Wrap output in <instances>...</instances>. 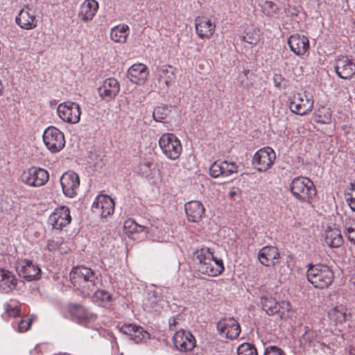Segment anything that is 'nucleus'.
<instances>
[{
	"label": "nucleus",
	"mask_w": 355,
	"mask_h": 355,
	"mask_svg": "<svg viewBox=\"0 0 355 355\" xmlns=\"http://www.w3.org/2000/svg\"><path fill=\"white\" fill-rule=\"evenodd\" d=\"M70 279L73 286L79 288L83 295H92L93 302L99 306H105L111 302L112 295L98 289L101 280L92 269L83 266L73 268L70 272Z\"/></svg>",
	"instance_id": "nucleus-1"
},
{
	"label": "nucleus",
	"mask_w": 355,
	"mask_h": 355,
	"mask_svg": "<svg viewBox=\"0 0 355 355\" xmlns=\"http://www.w3.org/2000/svg\"><path fill=\"white\" fill-rule=\"evenodd\" d=\"M198 270L200 272L210 277L220 275L225 269L221 259L214 256L213 252L207 247L197 249L193 254Z\"/></svg>",
	"instance_id": "nucleus-2"
},
{
	"label": "nucleus",
	"mask_w": 355,
	"mask_h": 355,
	"mask_svg": "<svg viewBox=\"0 0 355 355\" xmlns=\"http://www.w3.org/2000/svg\"><path fill=\"white\" fill-rule=\"evenodd\" d=\"M306 276L308 281L318 289L329 288L334 279L333 270L328 266L324 264H309Z\"/></svg>",
	"instance_id": "nucleus-3"
},
{
	"label": "nucleus",
	"mask_w": 355,
	"mask_h": 355,
	"mask_svg": "<svg viewBox=\"0 0 355 355\" xmlns=\"http://www.w3.org/2000/svg\"><path fill=\"white\" fill-rule=\"evenodd\" d=\"M293 196L301 202H310L316 196L317 191L313 182L307 178H295L290 184Z\"/></svg>",
	"instance_id": "nucleus-4"
},
{
	"label": "nucleus",
	"mask_w": 355,
	"mask_h": 355,
	"mask_svg": "<svg viewBox=\"0 0 355 355\" xmlns=\"http://www.w3.org/2000/svg\"><path fill=\"white\" fill-rule=\"evenodd\" d=\"M162 153L171 160L178 159L182 151L180 139L172 133H164L159 139Z\"/></svg>",
	"instance_id": "nucleus-5"
},
{
	"label": "nucleus",
	"mask_w": 355,
	"mask_h": 355,
	"mask_svg": "<svg viewBox=\"0 0 355 355\" xmlns=\"http://www.w3.org/2000/svg\"><path fill=\"white\" fill-rule=\"evenodd\" d=\"M314 100L311 94L304 92L295 94L290 102L289 107L292 112L299 115H306L313 110Z\"/></svg>",
	"instance_id": "nucleus-6"
},
{
	"label": "nucleus",
	"mask_w": 355,
	"mask_h": 355,
	"mask_svg": "<svg viewBox=\"0 0 355 355\" xmlns=\"http://www.w3.org/2000/svg\"><path fill=\"white\" fill-rule=\"evenodd\" d=\"M49 178L48 171L38 167L27 168L21 173L20 176V180L24 184L33 187L43 186Z\"/></svg>",
	"instance_id": "nucleus-7"
},
{
	"label": "nucleus",
	"mask_w": 355,
	"mask_h": 355,
	"mask_svg": "<svg viewBox=\"0 0 355 355\" xmlns=\"http://www.w3.org/2000/svg\"><path fill=\"white\" fill-rule=\"evenodd\" d=\"M43 141L51 153L61 150L65 145L64 134L57 128L49 126L43 133Z\"/></svg>",
	"instance_id": "nucleus-8"
},
{
	"label": "nucleus",
	"mask_w": 355,
	"mask_h": 355,
	"mask_svg": "<svg viewBox=\"0 0 355 355\" xmlns=\"http://www.w3.org/2000/svg\"><path fill=\"white\" fill-rule=\"evenodd\" d=\"M57 113L64 122L69 124H76L80 121L81 110L78 103L66 101L58 106Z\"/></svg>",
	"instance_id": "nucleus-9"
},
{
	"label": "nucleus",
	"mask_w": 355,
	"mask_h": 355,
	"mask_svg": "<svg viewBox=\"0 0 355 355\" xmlns=\"http://www.w3.org/2000/svg\"><path fill=\"white\" fill-rule=\"evenodd\" d=\"M123 227L125 233L130 236L135 233L145 232L153 240L159 242L164 241V239L161 236L162 233L159 231L158 228L153 225H151L150 227L140 225L133 219L128 218L124 222Z\"/></svg>",
	"instance_id": "nucleus-10"
},
{
	"label": "nucleus",
	"mask_w": 355,
	"mask_h": 355,
	"mask_svg": "<svg viewBox=\"0 0 355 355\" xmlns=\"http://www.w3.org/2000/svg\"><path fill=\"white\" fill-rule=\"evenodd\" d=\"M275 159V151L270 147H264L254 153L252 164L258 171H266L273 165Z\"/></svg>",
	"instance_id": "nucleus-11"
},
{
	"label": "nucleus",
	"mask_w": 355,
	"mask_h": 355,
	"mask_svg": "<svg viewBox=\"0 0 355 355\" xmlns=\"http://www.w3.org/2000/svg\"><path fill=\"white\" fill-rule=\"evenodd\" d=\"M155 85L160 89H167L175 80V73L171 65L157 67L153 71Z\"/></svg>",
	"instance_id": "nucleus-12"
},
{
	"label": "nucleus",
	"mask_w": 355,
	"mask_h": 355,
	"mask_svg": "<svg viewBox=\"0 0 355 355\" xmlns=\"http://www.w3.org/2000/svg\"><path fill=\"white\" fill-rule=\"evenodd\" d=\"M71 220L69 209L66 206H60L50 214L48 223L53 229L61 230L69 224Z\"/></svg>",
	"instance_id": "nucleus-13"
},
{
	"label": "nucleus",
	"mask_w": 355,
	"mask_h": 355,
	"mask_svg": "<svg viewBox=\"0 0 355 355\" xmlns=\"http://www.w3.org/2000/svg\"><path fill=\"white\" fill-rule=\"evenodd\" d=\"M63 193L68 198H74L80 186V178L73 171H67L60 178Z\"/></svg>",
	"instance_id": "nucleus-14"
},
{
	"label": "nucleus",
	"mask_w": 355,
	"mask_h": 355,
	"mask_svg": "<svg viewBox=\"0 0 355 355\" xmlns=\"http://www.w3.org/2000/svg\"><path fill=\"white\" fill-rule=\"evenodd\" d=\"M120 91V84L114 78H107L103 80L98 87L100 98L105 101L114 100Z\"/></svg>",
	"instance_id": "nucleus-15"
},
{
	"label": "nucleus",
	"mask_w": 355,
	"mask_h": 355,
	"mask_svg": "<svg viewBox=\"0 0 355 355\" xmlns=\"http://www.w3.org/2000/svg\"><path fill=\"white\" fill-rule=\"evenodd\" d=\"M92 210L94 213L104 218L113 214L114 202L113 200L107 195H98L96 196L92 205Z\"/></svg>",
	"instance_id": "nucleus-16"
},
{
	"label": "nucleus",
	"mask_w": 355,
	"mask_h": 355,
	"mask_svg": "<svg viewBox=\"0 0 355 355\" xmlns=\"http://www.w3.org/2000/svg\"><path fill=\"white\" fill-rule=\"evenodd\" d=\"M216 327L222 336L230 339L237 338L241 332L239 322L233 318H223L219 320Z\"/></svg>",
	"instance_id": "nucleus-17"
},
{
	"label": "nucleus",
	"mask_w": 355,
	"mask_h": 355,
	"mask_svg": "<svg viewBox=\"0 0 355 355\" xmlns=\"http://www.w3.org/2000/svg\"><path fill=\"white\" fill-rule=\"evenodd\" d=\"M238 166L232 162L216 161L209 167V174L211 177H228L237 173Z\"/></svg>",
	"instance_id": "nucleus-18"
},
{
	"label": "nucleus",
	"mask_w": 355,
	"mask_h": 355,
	"mask_svg": "<svg viewBox=\"0 0 355 355\" xmlns=\"http://www.w3.org/2000/svg\"><path fill=\"white\" fill-rule=\"evenodd\" d=\"M17 271L19 276L23 277L27 281L38 279L40 277L41 270L40 268L34 265L32 261L24 259L17 263Z\"/></svg>",
	"instance_id": "nucleus-19"
},
{
	"label": "nucleus",
	"mask_w": 355,
	"mask_h": 355,
	"mask_svg": "<svg viewBox=\"0 0 355 355\" xmlns=\"http://www.w3.org/2000/svg\"><path fill=\"white\" fill-rule=\"evenodd\" d=\"M175 347L181 352L193 349L196 345L194 336L189 331H178L173 337Z\"/></svg>",
	"instance_id": "nucleus-20"
},
{
	"label": "nucleus",
	"mask_w": 355,
	"mask_h": 355,
	"mask_svg": "<svg viewBox=\"0 0 355 355\" xmlns=\"http://www.w3.org/2000/svg\"><path fill=\"white\" fill-rule=\"evenodd\" d=\"M19 26L25 30H32L37 26V21L35 12L29 6L22 8L15 17Z\"/></svg>",
	"instance_id": "nucleus-21"
},
{
	"label": "nucleus",
	"mask_w": 355,
	"mask_h": 355,
	"mask_svg": "<svg viewBox=\"0 0 355 355\" xmlns=\"http://www.w3.org/2000/svg\"><path fill=\"white\" fill-rule=\"evenodd\" d=\"M120 331L127 335L135 343L145 341L150 338L148 332L145 331L141 327L133 324L122 325L120 328Z\"/></svg>",
	"instance_id": "nucleus-22"
},
{
	"label": "nucleus",
	"mask_w": 355,
	"mask_h": 355,
	"mask_svg": "<svg viewBox=\"0 0 355 355\" xmlns=\"http://www.w3.org/2000/svg\"><path fill=\"white\" fill-rule=\"evenodd\" d=\"M148 76L147 67L142 63L132 64L127 71V77L134 84L143 85Z\"/></svg>",
	"instance_id": "nucleus-23"
},
{
	"label": "nucleus",
	"mask_w": 355,
	"mask_h": 355,
	"mask_svg": "<svg viewBox=\"0 0 355 355\" xmlns=\"http://www.w3.org/2000/svg\"><path fill=\"white\" fill-rule=\"evenodd\" d=\"M69 312L77 322L88 325L89 323L95 320L96 315L89 313L83 306L80 304H71L69 306Z\"/></svg>",
	"instance_id": "nucleus-24"
},
{
	"label": "nucleus",
	"mask_w": 355,
	"mask_h": 355,
	"mask_svg": "<svg viewBox=\"0 0 355 355\" xmlns=\"http://www.w3.org/2000/svg\"><path fill=\"white\" fill-rule=\"evenodd\" d=\"M290 49L297 55H304L309 49V40L304 35H292L288 40Z\"/></svg>",
	"instance_id": "nucleus-25"
},
{
	"label": "nucleus",
	"mask_w": 355,
	"mask_h": 355,
	"mask_svg": "<svg viewBox=\"0 0 355 355\" xmlns=\"http://www.w3.org/2000/svg\"><path fill=\"white\" fill-rule=\"evenodd\" d=\"M335 71L340 78H350L355 73V64L347 57L338 58L336 60Z\"/></svg>",
	"instance_id": "nucleus-26"
},
{
	"label": "nucleus",
	"mask_w": 355,
	"mask_h": 355,
	"mask_svg": "<svg viewBox=\"0 0 355 355\" xmlns=\"http://www.w3.org/2000/svg\"><path fill=\"white\" fill-rule=\"evenodd\" d=\"M196 31L201 39L210 38L216 28V25L205 17H198L196 19Z\"/></svg>",
	"instance_id": "nucleus-27"
},
{
	"label": "nucleus",
	"mask_w": 355,
	"mask_h": 355,
	"mask_svg": "<svg viewBox=\"0 0 355 355\" xmlns=\"http://www.w3.org/2000/svg\"><path fill=\"white\" fill-rule=\"evenodd\" d=\"M17 278L12 272L0 269V293H11L17 288Z\"/></svg>",
	"instance_id": "nucleus-28"
},
{
	"label": "nucleus",
	"mask_w": 355,
	"mask_h": 355,
	"mask_svg": "<svg viewBox=\"0 0 355 355\" xmlns=\"http://www.w3.org/2000/svg\"><path fill=\"white\" fill-rule=\"evenodd\" d=\"M98 7L97 1L85 0L80 6L78 17L85 23L92 21L96 15Z\"/></svg>",
	"instance_id": "nucleus-29"
},
{
	"label": "nucleus",
	"mask_w": 355,
	"mask_h": 355,
	"mask_svg": "<svg viewBox=\"0 0 355 355\" xmlns=\"http://www.w3.org/2000/svg\"><path fill=\"white\" fill-rule=\"evenodd\" d=\"M184 209L188 220L191 222L200 221L205 214L203 205L198 200H191L187 202L184 205Z\"/></svg>",
	"instance_id": "nucleus-30"
},
{
	"label": "nucleus",
	"mask_w": 355,
	"mask_h": 355,
	"mask_svg": "<svg viewBox=\"0 0 355 355\" xmlns=\"http://www.w3.org/2000/svg\"><path fill=\"white\" fill-rule=\"evenodd\" d=\"M279 257L278 250L273 246H265L258 253L259 261L266 266H274L277 262Z\"/></svg>",
	"instance_id": "nucleus-31"
},
{
	"label": "nucleus",
	"mask_w": 355,
	"mask_h": 355,
	"mask_svg": "<svg viewBox=\"0 0 355 355\" xmlns=\"http://www.w3.org/2000/svg\"><path fill=\"white\" fill-rule=\"evenodd\" d=\"M324 241L330 248H339L343 243L340 231L336 228L329 227L324 232Z\"/></svg>",
	"instance_id": "nucleus-32"
},
{
	"label": "nucleus",
	"mask_w": 355,
	"mask_h": 355,
	"mask_svg": "<svg viewBox=\"0 0 355 355\" xmlns=\"http://www.w3.org/2000/svg\"><path fill=\"white\" fill-rule=\"evenodd\" d=\"M129 27L126 24H120L111 29L110 38L118 43H124L129 35Z\"/></svg>",
	"instance_id": "nucleus-33"
},
{
	"label": "nucleus",
	"mask_w": 355,
	"mask_h": 355,
	"mask_svg": "<svg viewBox=\"0 0 355 355\" xmlns=\"http://www.w3.org/2000/svg\"><path fill=\"white\" fill-rule=\"evenodd\" d=\"M242 40L253 46L260 40V31L253 25L247 26L242 34Z\"/></svg>",
	"instance_id": "nucleus-34"
},
{
	"label": "nucleus",
	"mask_w": 355,
	"mask_h": 355,
	"mask_svg": "<svg viewBox=\"0 0 355 355\" xmlns=\"http://www.w3.org/2000/svg\"><path fill=\"white\" fill-rule=\"evenodd\" d=\"M328 315L331 320L341 324L346 320L347 309L343 305H336L329 311Z\"/></svg>",
	"instance_id": "nucleus-35"
},
{
	"label": "nucleus",
	"mask_w": 355,
	"mask_h": 355,
	"mask_svg": "<svg viewBox=\"0 0 355 355\" xmlns=\"http://www.w3.org/2000/svg\"><path fill=\"white\" fill-rule=\"evenodd\" d=\"M261 304L263 309L268 315H275L279 312V302H277L272 297H262Z\"/></svg>",
	"instance_id": "nucleus-36"
},
{
	"label": "nucleus",
	"mask_w": 355,
	"mask_h": 355,
	"mask_svg": "<svg viewBox=\"0 0 355 355\" xmlns=\"http://www.w3.org/2000/svg\"><path fill=\"white\" fill-rule=\"evenodd\" d=\"M314 120L317 123L329 124L331 120V112L329 108L321 107L314 114Z\"/></svg>",
	"instance_id": "nucleus-37"
},
{
	"label": "nucleus",
	"mask_w": 355,
	"mask_h": 355,
	"mask_svg": "<svg viewBox=\"0 0 355 355\" xmlns=\"http://www.w3.org/2000/svg\"><path fill=\"white\" fill-rule=\"evenodd\" d=\"M263 12L270 17L277 18L279 10L277 4L271 1H265L261 6Z\"/></svg>",
	"instance_id": "nucleus-38"
},
{
	"label": "nucleus",
	"mask_w": 355,
	"mask_h": 355,
	"mask_svg": "<svg viewBox=\"0 0 355 355\" xmlns=\"http://www.w3.org/2000/svg\"><path fill=\"white\" fill-rule=\"evenodd\" d=\"M19 304L15 300H10L6 303L5 306L6 313L10 317H16L19 315L20 310L19 309Z\"/></svg>",
	"instance_id": "nucleus-39"
},
{
	"label": "nucleus",
	"mask_w": 355,
	"mask_h": 355,
	"mask_svg": "<svg viewBox=\"0 0 355 355\" xmlns=\"http://www.w3.org/2000/svg\"><path fill=\"white\" fill-rule=\"evenodd\" d=\"M169 110L165 105L158 106L153 111V118L156 121L163 122L167 117Z\"/></svg>",
	"instance_id": "nucleus-40"
},
{
	"label": "nucleus",
	"mask_w": 355,
	"mask_h": 355,
	"mask_svg": "<svg viewBox=\"0 0 355 355\" xmlns=\"http://www.w3.org/2000/svg\"><path fill=\"white\" fill-rule=\"evenodd\" d=\"M238 355H257V349L248 343L241 344L237 347Z\"/></svg>",
	"instance_id": "nucleus-41"
},
{
	"label": "nucleus",
	"mask_w": 355,
	"mask_h": 355,
	"mask_svg": "<svg viewBox=\"0 0 355 355\" xmlns=\"http://www.w3.org/2000/svg\"><path fill=\"white\" fill-rule=\"evenodd\" d=\"M279 312L277 314L279 315L282 319H285L290 316V312L291 311V305L288 301H282L279 303Z\"/></svg>",
	"instance_id": "nucleus-42"
},
{
	"label": "nucleus",
	"mask_w": 355,
	"mask_h": 355,
	"mask_svg": "<svg viewBox=\"0 0 355 355\" xmlns=\"http://www.w3.org/2000/svg\"><path fill=\"white\" fill-rule=\"evenodd\" d=\"M344 232H353L355 230V218L349 215H345L343 218Z\"/></svg>",
	"instance_id": "nucleus-43"
},
{
	"label": "nucleus",
	"mask_w": 355,
	"mask_h": 355,
	"mask_svg": "<svg viewBox=\"0 0 355 355\" xmlns=\"http://www.w3.org/2000/svg\"><path fill=\"white\" fill-rule=\"evenodd\" d=\"M33 319L31 318H22L17 323V331L19 332L26 331L31 327Z\"/></svg>",
	"instance_id": "nucleus-44"
},
{
	"label": "nucleus",
	"mask_w": 355,
	"mask_h": 355,
	"mask_svg": "<svg viewBox=\"0 0 355 355\" xmlns=\"http://www.w3.org/2000/svg\"><path fill=\"white\" fill-rule=\"evenodd\" d=\"M264 355H286L280 348L270 345L265 348Z\"/></svg>",
	"instance_id": "nucleus-45"
},
{
	"label": "nucleus",
	"mask_w": 355,
	"mask_h": 355,
	"mask_svg": "<svg viewBox=\"0 0 355 355\" xmlns=\"http://www.w3.org/2000/svg\"><path fill=\"white\" fill-rule=\"evenodd\" d=\"M346 202L351 209L355 212V194H351V197L347 198Z\"/></svg>",
	"instance_id": "nucleus-46"
},
{
	"label": "nucleus",
	"mask_w": 355,
	"mask_h": 355,
	"mask_svg": "<svg viewBox=\"0 0 355 355\" xmlns=\"http://www.w3.org/2000/svg\"><path fill=\"white\" fill-rule=\"evenodd\" d=\"M153 297L154 298L152 300V304H156L160 300L161 296L159 295V292L157 289L154 290L152 292Z\"/></svg>",
	"instance_id": "nucleus-47"
},
{
	"label": "nucleus",
	"mask_w": 355,
	"mask_h": 355,
	"mask_svg": "<svg viewBox=\"0 0 355 355\" xmlns=\"http://www.w3.org/2000/svg\"><path fill=\"white\" fill-rule=\"evenodd\" d=\"M283 77L280 74H275L273 77V81L275 87H279L282 81L283 80Z\"/></svg>",
	"instance_id": "nucleus-48"
},
{
	"label": "nucleus",
	"mask_w": 355,
	"mask_h": 355,
	"mask_svg": "<svg viewBox=\"0 0 355 355\" xmlns=\"http://www.w3.org/2000/svg\"><path fill=\"white\" fill-rule=\"evenodd\" d=\"M344 234L350 242L355 244V230L353 232H344Z\"/></svg>",
	"instance_id": "nucleus-49"
},
{
	"label": "nucleus",
	"mask_w": 355,
	"mask_h": 355,
	"mask_svg": "<svg viewBox=\"0 0 355 355\" xmlns=\"http://www.w3.org/2000/svg\"><path fill=\"white\" fill-rule=\"evenodd\" d=\"M167 166H168V171L169 175L174 173L175 171H176L177 168L178 167V164H168L167 165Z\"/></svg>",
	"instance_id": "nucleus-50"
},
{
	"label": "nucleus",
	"mask_w": 355,
	"mask_h": 355,
	"mask_svg": "<svg viewBox=\"0 0 355 355\" xmlns=\"http://www.w3.org/2000/svg\"><path fill=\"white\" fill-rule=\"evenodd\" d=\"M349 190L351 193H347V195L351 197V194H355V182L350 183Z\"/></svg>",
	"instance_id": "nucleus-51"
},
{
	"label": "nucleus",
	"mask_w": 355,
	"mask_h": 355,
	"mask_svg": "<svg viewBox=\"0 0 355 355\" xmlns=\"http://www.w3.org/2000/svg\"><path fill=\"white\" fill-rule=\"evenodd\" d=\"M168 324H169L171 329L172 328V327H175V325L177 324L176 318H171L168 320Z\"/></svg>",
	"instance_id": "nucleus-52"
},
{
	"label": "nucleus",
	"mask_w": 355,
	"mask_h": 355,
	"mask_svg": "<svg viewBox=\"0 0 355 355\" xmlns=\"http://www.w3.org/2000/svg\"><path fill=\"white\" fill-rule=\"evenodd\" d=\"M2 89H3V84H2L1 80H0V94L2 92Z\"/></svg>",
	"instance_id": "nucleus-53"
},
{
	"label": "nucleus",
	"mask_w": 355,
	"mask_h": 355,
	"mask_svg": "<svg viewBox=\"0 0 355 355\" xmlns=\"http://www.w3.org/2000/svg\"><path fill=\"white\" fill-rule=\"evenodd\" d=\"M234 195V192H230V196L231 197H232Z\"/></svg>",
	"instance_id": "nucleus-54"
},
{
	"label": "nucleus",
	"mask_w": 355,
	"mask_h": 355,
	"mask_svg": "<svg viewBox=\"0 0 355 355\" xmlns=\"http://www.w3.org/2000/svg\"><path fill=\"white\" fill-rule=\"evenodd\" d=\"M146 166L149 167V162L146 164Z\"/></svg>",
	"instance_id": "nucleus-55"
}]
</instances>
